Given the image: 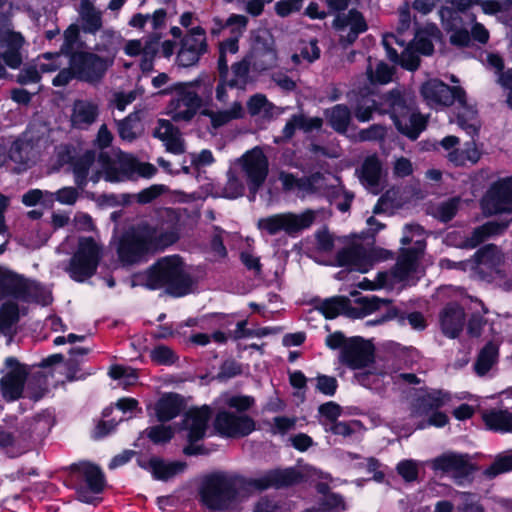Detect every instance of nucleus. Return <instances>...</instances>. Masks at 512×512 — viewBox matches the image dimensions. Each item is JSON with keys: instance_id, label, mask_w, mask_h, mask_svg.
Instances as JSON below:
<instances>
[{"instance_id": "1", "label": "nucleus", "mask_w": 512, "mask_h": 512, "mask_svg": "<svg viewBox=\"0 0 512 512\" xmlns=\"http://www.w3.org/2000/svg\"><path fill=\"white\" fill-rule=\"evenodd\" d=\"M180 215L166 208L155 224L142 221L120 237L116 248L118 260L125 265L140 263L147 255L162 252L180 239Z\"/></svg>"}, {"instance_id": "2", "label": "nucleus", "mask_w": 512, "mask_h": 512, "mask_svg": "<svg viewBox=\"0 0 512 512\" xmlns=\"http://www.w3.org/2000/svg\"><path fill=\"white\" fill-rule=\"evenodd\" d=\"M143 280L142 285L146 289H164L167 295L174 298L190 294L193 286L192 276L185 271L183 259L177 254L156 260L144 272Z\"/></svg>"}, {"instance_id": "3", "label": "nucleus", "mask_w": 512, "mask_h": 512, "mask_svg": "<svg viewBox=\"0 0 512 512\" xmlns=\"http://www.w3.org/2000/svg\"><path fill=\"white\" fill-rule=\"evenodd\" d=\"M244 479L222 471L206 475L199 487L200 503L210 511H228L239 502Z\"/></svg>"}, {"instance_id": "4", "label": "nucleus", "mask_w": 512, "mask_h": 512, "mask_svg": "<svg viewBox=\"0 0 512 512\" xmlns=\"http://www.w3.org/2000/svg\"><path fill=\"white\" fill-rule=\"evenodd\" d=\"M383 105L397 131L409 140L415 141L426 130L428 118L407 102L404 94L399 89H392L383 94Z\"/></svg>"}, {"instance_id": "5", "label": "nucleus", "mask_w": 512, "mask_h": 512, "mask_svg": "<svg viewBox=\"0 0 512 512\" xmlns=\"http://www.w3.org/2000/svg\"><path fill=\"white\" fill-rule=\"evenodd\" d=\"M64 485L73 489L77 499L92 504L93 495L101 494L106 486V477L101 467L90 461H79L65 468Z\"/></svg>"}, {"instance_id": "6", "label": "nucleus", "mask_w": 512, "mask_h": 512, "mask_svg": "<svg viewBox=\"0 0 512 512\" xmlns=\"http://www.w3.org/2000/svg\"><path fill=\"white\" fill-rule=\"evenodd\" d=\"M13 298L22 302H36L43 306L52 302V295L39 282L27 279L7 267L0 266V300Z\"/></svg>"}, {"instance_id": "7", "label": "nucleus", "mask_w": 512, "mask_h": 512, "mask_svg": "<svg viewBox=\"0 0 512 512\" xmlns=\"http://www.w3.org/2000/svg\"><path fill=\"white\" fill-rule=\"evenodd\" d=\"M102 259V248L91 236L79 237L75 252L69 259L66 272L78 283L93 277Z\"/></svg>"}, {"instance_id": "8", "label": "nucleus", "mask_w": 512, "mask_h": 512, "mask_svg": "<svg viewBox=\"0 0 512 512\" xmlns=\"http://www.w3.org/2000/svg\"><path fill=\"white\" fill-rule=\"evenodd\" d=\"M0 394L7 403H12L24 397L25 384L30 374L28 365L21 363L15 356L4 359L0 369Z\"/></svg>"}, {"instance_id": "9", "label": "nucleus", "mask_w": 512, "mask_h": 512, "mask_svg": "<svg viewBox=\"0 0 512 512\" xmlns=\"http://www.w3.org/2000/svg\"><path fill=\"white\" fill-rule=\"evenodd\" d=\"M70 60L78 75V81L90 85H98L105 78L113 59L101 56L94 51L80 50L67 58Z\"/></svg>"}, {"instance_id": "10", "label": "nucleus", "mask_w": 512, "mask_h": 512, "mask_svg": "<svg viewBox=\"0 0 512 512\" xmlns=\"http://www.w3.org/2000/svg\"><path fill=\"white\" fill-rule=\"evenodd\" d=\"M314 221V211L307 209L300 214L286 212L261 218L258 221V228L271 236L285 232L290 237H296L303 230L308 229Z\"/></svg>"}, {"instance_id": "11", "label": "nucleus", "mask_w": 512, "mask_h": 512, "mask_svg": "<svg viewBox=\"0 0 512 512\" xmlns=\"http://www.w3.org/2000/svg\"><path fill=\"white\" fill-rule=\"evenodd\" d=\"M214 80L215 78L208 75L204 78L200 76L189 82H176L171 86L160 90L158 94L162 96L170 95L172 93L177 94V98L172 99L169 103V107L173 110H176L180 106V103L187 108L200 109L203 105V100L196 91L192 90V88L200 87L201 84H204L206 86L205 91L211 94Z\"/></svg>"}, {"instance_id": "12", "label": "nucleus", "mask_w": 512, "mask_h": 512, "mask_svg": "<svg viewBox=\"0 0 512 512\" xmlns=\"http://www.w3.org/2000/svg\"><path fill=\"white\" fill-rule=\"evenodd\" d=\"M420 94L430 108L438 109L450 107L456 100L463 101L465 90L461 86H449L442 80L433 78L422 83Z\"/></svg>"}, {"instance_id": "13", "label": "nucleus", "mask_w": 512, "mask_h": 512, "mask_svg": "<svg viewBox=\"0 0 512 512\" xmlns=\"http://www.w3.org/2000/svg\"><path fill=\"white\" fill-rule=\"evenodd\" d=\"M339 362L351 370L364 369L375 362V347L361 336L350 337L339 353Z\"/></svg>"}, {"instance_id": "14", "label": "nucleus", "mask_w": 512, "mask_h": 512, "mask_svg": "<svg viewBox=\"0 0 512 512\" xmlns=\"http://www.w3.org/2000/svg\"><path fill=\"white\" fill-rule=\"evenodd\" d=\"M213 425L218 435L233 439L246 437L256 430V422L251 416L225 409L216 413Z\"/></svg>"}, {"instance_id": "15", "label": "nucleus", "mask_w": 512, "mask_h": 512, "mask_svg": "<svg viewBox=\"0 0 512 512\" xmlns=\"http://www.w3.org/2000/svg\"><path fill=\"white\" fill-rule=\"evenodd\" d=\"M384 249L367 250L361 244H353L340 249L336 253V262L339 267H347L360 273H367L375 262L382 259Z\"/></svg>"}, {"instance_id": "16", "label": "nucleus", "mask_w": 512, "mask_h": 512, "mask_svg": "<svg viewBox=\"0 0 512 512\" xmlns=\"http://www.w3.org/2000/svg\"><path fill=\"white\" fill-rule=\"evenodd\" d=\"M242 169L247 178L249 192L252 195L250 199L253 200L268 176V158L259 147H255L242 156Z\"/></svg>"}, {"instance_id": "17", "label": "nucleus", "mask_w": 512, "mask_h": 512, "mask_svg": "<svg viewBox=\"0 0 512 512\" xmlns=\"http://www.w3.org/2000/svg\"><path fill=\"white\" fill-rule=\"evenodd\" d=\"M432 469L451 473L455 479H467L478 470V467L470 461L468 454L447 452L432 460Z\"/></svg>"}, {"instance_id": "18", "label": "nucleus", "mask_w": 512, "mask_h": 512, "mask_svg": "<svg viewBox=\"0 0 512 512\" xmlns=\"http://www.w3.org/2000/svg\"><path fill=\"white\" fill-rule=\"evenodd\" d=\"M303 478L301 471L295 467L275 468L266 471L258 478L251 479L250 485L260 491L269 488L281 489L299 484Z\"/></svg>"}, {"instance_id": "19", "label": "nucleus", "mask_w": 512, "mask_h": 512, "mask_svg": "<svg viewBox=\"0 0 512 512\" xmlns=\"http://www.w3.org/2000/svg\"><path fill=\"white\" fill-rule=\"evenodd\" d=\"M51 430V423L44 415H36L31 419H26L17 428L15 436L17 438L16 450L20 449L23 453L31 444L46 437Z\"/></svg>"}, {"instance_id": "20", "label": "nucleus", "mask_w": 512, "mask_h": 512, "mask_svg": "<svg viewBox=\"0 0 512 512\" xmlns=\"http://www.w3.org/2000/svg\"><path fill=\"white\" fill-rule=\"evenodd\" d=\"M482 207L493 214L512 212V178L492 184L482 200Z\"/></svg>"}, {"instance_id": "21", "label": "nucleus", "mask_w": 512, "mask_h": 512, "mask_svg": "<svg viewBox=\"0 0 512 512\" xmlns=\"http://www.w3.org/2000/svg\"><path fill=\"white\" fill-rule=\"evenodd\" d=\"M440 20L447 32H451L449 42L458 48L469 47L471 44L470 32L462 27L463 20L453 8L441 6L438 11Z\"/></svg>"}, {"instance_id": "22", "label": "nucleus", "mask_w": 512, "mask_h": 512, "mask_svg": "<svg viewBox=\"0 0 512 512\" xmlns=\"http://www.w3.org/2000/svg\"><path fill=\"white\" fill-rule=\"evenodd\" d=\"M138 465L148 470L154 480L163 482L170 481L175 476L184 473L187 469V463L185 461H166L157 456L151 457L147 462L138 460Z\"/></svg>"}, {"instance_id": "23", "label": "nucleus", "mask_w": 512, "mask_h": 512, "mask_svg": "<svg viewBox=\"0 0 512 512\" xmlns=\"http://www.w3.org/2000/svg\"><path fill=\"white\" fill-rule=\"evenodd\" d=\"M186 407L185 399L176 392L164 393L155 403V416L160 423L178 417Z\"/></svg>"}, {"instance_id": "24", "label": "nucleus", "mask_w": 512, "mask_h": 512, "mask_svg": "<svg viewBox=\"0 0 512 512\" xmlns=\"http://www.w3.org/2000/svg\"><path fill=\"white\" fill-rule=\"evenodd\" d=\"M327 125L337 134L346 136L352 125L353 114L351 108L346 104H336L323 111Z\"/></svg>"}, {"instance_id": "25", "label": "nucleus", "mask_w": 512, "mask_h": 512, "mask_svg": "<svg viewBox=\"0 0 512 512\" xmlns=\"http://www.w3.org/2000/svg\"><path fill=\"white\" fill-rule=\"evenodd\" d=\"M210 417L211 409L207 405L189 410L184 419L185 422L189 423L187 440L192 442L202 440L205 437Z\"/></svg>"}, {"instance_id": "26", "label": "nucleus", "mask_w": 512, "mask_h": 512, "mask_svg": "<svg viewBox=\"0 0 512 512\" xmlns=\"http://www.w3.org/2000/svg\"><path fill=\"white\" fill-rule=\"evenodd\" d=\"M355 96V102L352 103L351 110L353 116L359 122H369L373 119V114L375 112L387 114V112H384L386 110V106L383 105V96L381 97V103H378L369 93L359 92Z\"/></svg>"}, {"instance_id": "27", "label": "nucleus", "mask_w": 512, "mask_h": 512, "mask_svg": "<svg viewBox=\"0 0 512 512\" xmlns=\"http://www.w3.org/2000/svg\"><path fill=\"white\" fill-rule=\"evenodd\" d=\"M414 42L417 52L424 56H431L434 53L432 40H441L442 32L435 23H427L424 27L415 21Z\"/></svg>"}, {"instance_id": "28", "label": "nucleus", "mask_w": 512, "mask_h": 512, "mask_svg": "<svg viewBox=\"0 0 512 512\" xmlns=\"http://www.w3.org/2000/svg\"><path fill=\"white\" fill-rule=\"evenodd\" d=\"M465 321L464 310L458 305L447 306L440 315V324L445 336L457 338L463 330Z\"/></svg>"}, {"instance_id": "29", "label": "nucleus", "mask_w": 512, "mask_h": 512, "mask_svg": "<svg viewBox=\"0 0 512 512\" xmlns=\"http://www.w3.org/2000/svg\"><path fill=\"white\" fill-rule=\"evenodd\" d=\"M136 163L129 160V154H121L110 167L103 171V178L109 183H120L132 179L135 174Z\"/></svg>"}, {"instance_id": "30", "label": "nucleus", "mask_w": 512, "mask_h": 512, "mask_svg": "<svg viewBox=\"0 0 512 512\" xmlns=\"http://www.w3.org/2000/svg\"><path fill=\"white\" fill-rule=\"evenodd\" d=\"M80 27L76 24H71L64 32L63 43L60 46V51L56 53L44 54L45 59H53L60 55L69 58L73 53L86 48V43L80 38Z\"/></svg>"}, {"instance_id": "31", "label": "nucleus", "mask_w": 512, "mask_h": 512, "mask_svg": "<svg viewBox=\"0 0 512 512\" xmlns=\"http://www.w3.org/2000/svg\"><path fill=\"white\" fill-rule=\"evenodd\" d=\"M80 28L86 34L95 35L103 26L102 13L90 0H82L79 9Z\"/></svg>"}, {"instance_id": "32", "label": "nucleus", "mask_w": 512, "mask_h": 512, "mask_svg": "<svg viewBox=\"0 0 512 512\" xmlns=\"http://www.w3.org/2000/svg\"><path fill=\"white\" fill-rule=\"evenodd\" d=\"M455 103L458 104L457 123L459 127L470 135L478 134L479 127L476 125L478 111L474 105L468 103L467 94L465 93L463 101L456 100Z\"/></svg>"}, {"instance_id": "33", "label": "nucleus", "mask_w": 512, "mask_h": 512, "mask_svg": "<svg viewBox=\"0 0 512 512\" xmlns=\"http://www.w3.org/2000/svg\"><path fill=\"white\" fill-rule=\"evenodd\" d=\"M95 159V151L89 149L82 155L76 156L71 166L74 175V182L80 190H83L88 184L89 170L95 162Z\"/></svg>"}, {"instance_id": "34", "label": "nucleus", "mask_w": 512, "mask_h": 512, "mask_svg": "<svg viewBox=\"0 0 512 512\" xmlns=\"http://www.w3.org/2000/svg\"><path fill=\"white\" fill-rule=\"evenodd\" d=\"M499 346L493 341H488L479 351L474 362V371L478 376L486 375L498 362Z\"/></svg>"}, {"instance_id": "35", "label": "nucleus", "mask_w": 512, "mask_h": 512, "mask_svg": "<svg viewBox=\"0 0 512 512\" xmlns=\"http://www.w3.org/2000/svg\"><path fill=\"white\" fill-rule=\"evenodd\" d=\"M488 430L500 433L512 432V412L508 410H490L482 416Z\"/></svg>"}, {"instance_id": "36", "label": "nucleus", "mask_w": 512, "mask_h": 512, "mask_svg": "<svg viewBox=\"0 0 512 512\" xmlns=\"http://www.w3.org/2000/svg\"><path fill=\"white\" fill-rule=\"evenodd\" d=\"M98 106L89 101H76L72 113L73 126L82 128L94 123L98 117Z\"/></svg>"}, {"instance_id": "37", "label": "nucleus", "mask_w": 512, "mask_h": 512, "mask_svg": "<svg viewBox=\"0 0 512 512\" xmlns=\"http://www.w3.org/2000/svg\"><path fill=\"white\" fill-rule=\"evenodd\" d=\"M448 398V394L442 390H432L416 399L415 413L419 416L428 415L444 406L445 400Z\"/></svg>"}, {"instance_id": "38", "label": "nucleus", "mask_w": 512, "mask_h": 512, "mask_svg": "<svg viewBox=\"0 0 512 512\" xmlns=\"http://www.w3.org/2000/svg\"><path fill=\"white\" fill-rule=\"evenodd\" d=\"M345 300L346 296L339 295L325 298L324 300L315 298L312 300V304L325 319L332 320L339 315H343Z\"/></svg>"}, {"instance_id": "39", "label": "nucleus", "mask_w": 512, "mask_h": 512, "mask_svg": "<svg viewBox=\"0 0 512 512\" xmlns=\"http://www.w3.org/2000/svg\"><path fill=\"white\" fill-rule=\"evenodd\" d=\"M327 485L322 484L319 489L324 496L318 502L317 507H313L305 510V512H341L346 510V503L342 495L334 492L325 493L324 490H328Z\"/></svg>"}, {"instance_id": "40", "label": "nucleus", "mask_w": 512, "mask_h": 512, "mask_svg": "<svg viewBox=\"0 0 512 512\" xmlns=\"http://www.w3.org/2000/svg\"><path fill=\"white\" fill-rule=\"evenodd\" d=\"M382 164L376 154L365 158L361 167V179L370 186H377L381 179Z\"/></svg>"}, {"instance_id": "41", "label": "nucleus", "mask_w": 512, "mask_h": 512, "mask_svg": "<svg viewBox=\"0 0 512 512\" xmlns=\"http://www.w3.org/2000/svg\"><path fill=\"white\" fill-rule=\"evenodd\" d=\"M206 32L201 26L193 27L181 40V47L203 55L207 52Z\"/></svg>"}, {"instance_id": "42", "label": "nucleus", "mask_w": 512, "mask_h": 512, "mask_svg": "<svg viewBox=\"0 0 512 512\" xmlns=\"http://www.w3.org/2000/svg\"><path fill=\"white\" fill-rule=\"evenodd\" d=\"M415 266L416 259L412 250H406L392 268L391 274L396 280L403 282L415 270Z\"/></svg>"}, {"instance_id": "43", "label": "nucleus", "mask_w": 512, "mask_h": 512, "mask_svg": "<svg viewBox=\"0 0 512 512\" xmlns=\"http://www.w3.org/2000/svg\"><path fill=\"white\" fill-rule=\"evenodd\" d=\"M250 67L251 63L247 58L233 63L231 66L233 77L229 79L228 86L232 89H244L249 83Z\"/></svg>"}, {"instance_id": "44", "label": "nucleus", "mask_w": 512, "mask_h": 512, "mask_svg": "<svg viewBox=\"0 0 512 512\" xmlns=\"http://www.w3.org/2000/svg\"><path fill=\"white\" fill-rule=\"evenodd\" d=\"M20 319L19 306L14 301H6L0 306V330L10 329Z\"/></svg>"}, {"instance_id": "45", "label": "nucleus", "mask_w": 512, "mask_h": 512, "mask_svg": "<svg viewBox=\"0 0 512 512\" xmlns=\"http://www.w3.org/2000/svg\"><path fill=\"white\" fill-rule=\"evenodd\" d=\"M144 433L155 445H165L174 437V430L172 427L163 424L150 426L145 429Z\"/></svg>"}, {"instance_id": "46", "label": "nucleus", "mask_w": 512, "mask_h": 512, "mask_svg": "<svg viewBox=\"0 0 512 512\" xmlns=\"http://www.w3.org/2000/svg\"><path fill=\"white\" fill-rule=\"evenodd\" d=\"M460 205L459 197H451L446 201L441 202L435 211V218L442 223L450 222L458 213Z\"/></svg>"}, {"instance_id": "47", "label": "nucleus", "mask_w": 512, "mask_h": 512, "mask_svg": "<svg viewBox=\"0 0 512 512\" xmlns=\"http://www.w3.org/2000/svg\"><path fill=\"white\" fill-rule=\"evenodd\" d=\"M17 438L15 433L0 425V450L5 452L9 458H15L23 454L20 449L16 450Z\"/></svg>"}, {"instance_id": "48", "label": "nucleus", "mask_w": 512, "mask_h": 512, "mask_svg": "<svg viewBox=\"0 0 512 512\" xmlns=\"http://www.w3.org/2000/svg\"><path fill=\"white\" fill-rule=\"evenodd\" d=\"M455 512H484V507L480 504L477 494L461 492L455 506Z\"/></svg>"}, {"instance_id": "49", "label": "nucleus", "mask_w": 512, "mask_h": 512, "mask_svg": "<svg viewBox=\"0 0 512 512\" xmlns=\"http://www.w3.org/2000/svg\"><path fill=\"white\" fill-rule=\"evenodd\" d=\"M153 363L163 366H171L178 361V356L168 346L160 344L155 346L150 353Z\"/></svg>"}, {"instance_id": "50", "label": "nucleus", "mask_w": 512, "mask_h": 512, "mask_svg": "<svg viewBox=\"0 0 512 512\" xmlns=\"http://www.w3.org/2000/svg\"><path fill=\"white\" fill-rule=\"evenodd\" d=\"M510 471H512V453L497 456L493 463L484 470V475L492 479Z\"/></svg>"}, {"instance_id": "51", "label": "nucleus", "mask_w": 512, "mask_h": 512, "mask_svg": "<svg viewBox=\"0 0 512 512\" xmlns=\"http://www.w3.org/2000/svg\"><path fill=\"white\" fill-rule=\"evenodd\" d=\"M498 252L495 244H486L474 253L473 260L477 265H495L499 261Z\"/></svg>"}, {"instance_id": "52", "label": "nucleus", "mask_w": 512, "mask_h": 512, "mask_svg": "<svg viewBox=\"0 0 512 512\" xmlns=\"http://www.w3.org/2000/svg\"><path fill=\"white\" fill-rule=\"evenodd\" d=\"M214 22L219 26V29L231 27V34L241 36L247 27L248 18L240 14H231L224 24L219 18H214Z\"/></svg>"}, {"instance_id": "53", "label": "nucleus", "mask_w": 512, "mask_h": 512, "mask_svg": "<svg viewBox=\"0 0 512 512\" xmlns=\"http://www.w3.org/2000/svg\"><path fill=\"white\" fill-rule=\"evenodd\" d=\"M336 13L337 15L332 22V27L337 31H343L347 26L352 27L354 19L356 18H358L359 21L365 19L363 13L356 8L350 9L347 14L341 12Z\"/></svg>"}, {"instance_id": "54", "label": "nucleus", "mask_w": 512, "mask_h": 512, "mask_svg": "<svg viewBox=\"0 0 512 512\" xmlns=\"http://www.w3.org/2000/svg\"><path fill=\"white\" fill-rule=\"evenodd\" d=\"M387 134L386 127L381 124H372L368 128L361 129L357 136L356 141L367 142V141H382L385 139Z\"/></svg>"}, {"instance_id": "55", "label": "nucleus", "mask_w": 512, "mask_h": 512, "mask_svg": "<svg viewBox=\"0 0 512 512\" xmlns=\"http://www.w3.org/2000/svg\"><path fill=\"white\" fill-rule=\"evenodd\" d=\"M487 240L485 231L482 225L473 229L470 236L464 237L459 243L454 244L455 247L460 249H474Z\"/></svg>"}, {"instance_id": "56", "label": "nucleus", "mask_w": 512, "mask_h": 512, "mask_svg": "<svg viewBox=\"0 0 512 512\" xmlns=\"http://www.w3.org/2000/svg\"><path fill=\"white\" fill-rule=\"evenodd\" d=\"M167 190V186L163 184H153L136 194V201L141 205L149 204L166 193Z\"/></svg>"}, {"instance_id": "57", "label": "nucleus", "mask_w": 512, "mask_h": 512, "mask_svg": "<svg viewBox=\"0 0 512 512\" xmlns=\"http://www.w3.org/2000/svg\"><path fill=\"white\" fill-rule=\"evenodd\" d=\"M24 38L19 32L8 31L4 34L0 32V50L16 51L21 50Z\"/></svg>"}, {"instance_id": "58", "label": "nucleus", "mask_w": 512, "mask_h": 512, "mask_svg": "<svg viewBox=\"0 0 512 512\" xmlns=\"http://www.w3.org/2000/svg\"><path fill=\"white\" fill-rule=\"evenodd\" d=\"M242 181L233 173L229 172L228 180L223 188V196L227 199H237L244 194Z\"/></svg>"}, {"instance_id": "59", "label": "nucleus", "mask_w": 512, "mask_h": 512, "mask_svg": "<svg viewBox=\"0 0 512 512\" xmlns=\"http://www.w3.org/2000/svg\"><path fill=\"white\" fill-rule=\"evenodd\" d=\"M355 303L361 306L363 313L366 316L379 310L383 304L390 303L389 300H384L376 295L372 296H360L355 299Z\"/></svg>"}, {"instance_id": "60", "label": "nucleus", "mask_w": 512, "mask_h": 512, "mask_svg": "<svg viewBox=\"0 0 512 512\" xmlns=\"http://www.w3.org/2000/svg\"><path fill=\"white\" fill-rule=\"evenodd\" d=\"M368 30V24L366 19L359 21L358 18L354 19V24L350 27L349 32L346 36L340 37V44L343 47L353 45L357 40L358 36Z\"/></svg>"}, {"instance_id": "61", "label": "nucleus", "mask_w": 512, "mask_h": 512, "mask_svg": "<svg viewBox=\"0 0 512 512\" xmlns=\"http://www.w3.org/2000/svg\"><path fill=\"white\" fill-rule=\"evenodd\" d=\"M242 374V365L234 359H226L220 365L217 379L225 381Z\"/></svg>"}, {"instance_id": "62", "label": "nucleus", "mask_w": 512, "mask_h": 512, "mask_svg": "<svg viewBox=\"0 0 512 512\" xmlns=\"http://www.w3.org/2000/svg\"><path fill=\"white\" fill-rule=\"evenodd\" d=\"M396 471L406 482L417 480L419 474L417 463L411 459L400 461L396 466Z\"/></svg>"}, {"instance_id": "63", "label": "nucleus", "mask_w": 512, "mask_h": 512, "mask_svg": "<svg viewBox=\"0 0 512 512\" xmlns=\"http://www.w3.org/2000/svg\"><path fill=\"white\" fill-rule=\"evenodd\" d=\"M136 121V115L131 113L118 123V133L121 139L132 142L137 138L134 131V122Z\"/></svg>"}, {"instance_id": "64", "label": "nucleus", "mask_w": 512, "mask_h": 512, "mask_svg": "<svg viewBox=\"0 0 512 512\" xmlns=\"http://www.w3.org/2000/svg\"><path fill=\"white\" fill-rule=\"evenodd\" d=\"M225 403L229 408H233L239 414H243L244 412L251 409V407L255 404V399L249 395H233L227 398Z\"/></svg>"}]
</instances>
